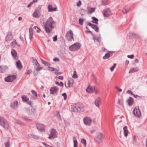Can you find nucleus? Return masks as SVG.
Masks as SVG:
<instances>
[{"label": "nucleus", "instance_id": "f257e3e1", "mask_svg": "<svg viewBox=\"0 0 147 147\" xmlns=\"http://www.w3.org/2000/svg\"><path fill=\"white\" fill-rule=\"evenodd\" d=\"M55 24V22L51 17L47 20L44 25V28L47 33L49 34L51 32L52 29L55 28L54 25Z\"/></svg>", "mask_w": 147, "mask_h": 147}, {"label": "nucleus", "instance_id": "f03ea898", "mask_svg": "<svg viewBox=\"0 0 147 147\" xmlns=\"http://www.w3.org/2000/svg\"><path fill=\"white\" fill-rule=\"evenodd\" d=\"M84 110V106L82 104L74 105L71 107V111L74 112H81Z\"/></svg>", "mask_w": 147, "mask_h": 147}, {"label": "nucleus", "instance_id": "7ed1b4c3", "mask_svg": "<svg viewBox=\"0 0 147 147\" xmlns=\"http://www.w3.org/2000/svg\"><path fill=\"white\" fill-rule=\"evenodd\" d=\"M0 125L5 129H8L9 125L6 120L3 117H0Z\"/></svg>", "mask_w": 147, "mask_h": 147}, {"label": "nucleus", "instance_id": "20e7f679", "mask_svg": "<svg viewBox=\"0 0 147 147\" xmlns=\"http://www.w3.org/2000/svg\"><path fill=\"white\" fill-rule=\"evenodd\" d=\"M81 45L79 42H77L71 45L69 48L71 51H75L79 49L81 47Z\"/></svg>", "mask_w": 147, "mask_h": 147}, {"label": "nucleus", "instance_id": "39448f33", "mask_svg": "<svg viewBox=\"0 0 147 147\" xmlns=\"http://www.w3.org/2000/svg\"><path fill=\"white\" fill-rule=\"evenodd\" d=\"M86 91L87 92L90 93L94 92L95 94H97L98 92L97 90L96 89L95 87L94 86H89L86 89Z\"/></svg>", "mask_w": 147, "mask_h": 147}, {"label": "nucleus", "instance_id": "423d86ee", "mask_svg": "<svg viewBox=\"0 0 147 147\" xmlns=\"http://www.w3.org/2000/svg\"><path fill=\"white\" fill-rule=\"evenodd\" d=\"M57 133L55 129H52L51 130L50 134L49 135L48 138L52 139L57 137Z\"/></svg>", "mask_w": 147, "mask_h": 147}, {"label": "nucleus", "instance_id": "0eeeda50", "mask_svg": "<svg viewBox=\"0 0 147 147\" xmlns=\"http://www.w3.org/2000/svg\"><path fill=\"white\" fill-rule=\"evenodd\" d=\"M66 37L69 41H71L74 40L73 34L72 31L70 30L66 34Z\"/></svg>", "mask_w": 147, "mask_h": 147}, {"label": "nucleus", "instance_id": "6e6552de", "mask_svg": "<svg viewBox=\"0 0 147 147\" xmlns=\"http://www.w3.org/2000/svg\"><path fill=\"white\" fill-rule=\"evenodd\" d=\"M16 76L14 75L8 76L5 78V81L6 82H12L16 79Z\"/></svg>", "mask_w": 147, "mask_h": 147}, {"label": "nucleus", "instance_id": "1a4fd4ad", "mask_svg": "<svg viewBox=\"0 0 147 147\" xmlns=\"http://www.w3.org/2000/svg\"><path fill=\"white\" fill-rule=\"evenodd\" d=\"M40 7H38L34 13L33 14V16L34 18H38L40 15Z\"/></svg>", "mask_w": 147, "mask_h": 147}, {"label": "nucleus", "instance_id": "9d476101", "mask_svg": "<svg viewBox=\"0 0 147 147\" xmlns=\"http://www.w3.org/2000/svg\"><path fill=\"white\" fill-rule=\"evenodd\" d=\"M84 124L86 125L90 126L91 125L92 120L90 117H85L83 119Z\"/></svg>", "mask_w": 147, "mask_h": 147}, {"label": "nucleus", "instance_id": "9b49d317", "mask_svg": "<svg viewBox=\"0 0 147 147\" xmlns=\"http://www.w3.org/2000/svg\"><path fill=\"white\" fill-rule=\"evenodd\" d=\"M103 134L101 133H99L97 137L94 138V140L97 142L99 143L101 142L103 139Z\"/></svg>", "mask_w": 147, "mask_h": 147}, {"label": "nucleus", "instance_id": "f8f14e48", "mask_svg": "<svg viewBox=\"0 0 147 147\" xmlns=\"http://www.w3.org/2000/svg\"><path fill=\"white\" fill-rule=\"evenodd\" d=\"M59 90V88L56 86H54L51 87L50 89V94H54Z\"/></svg>", "mask_w": 147, "mask_h": 147}, {"label": "nucleus", "instance_id": "ddd939ff", "mask_svg": "<svg viewBox=\"0 0 147 147\" xmlns=\"http://www.w3.org/2000/svg\"><path fill=\"white\" fill-rule=\"evenodd\" d=\"M111 14V11L109 9H107L105 10L103 13L104 17H108Z\"/></svg>", "mask_w": 147, "mask_h": 147}, {"label": "nucleus", "instance_id": "4468645a", "mask_svg": "<svg viewBox=\"0 0 147 147\" xmlns=\"http://www.w3.org/2000/svg\"><path fill=\"white\" fill-rule=\"evenodd\" d=\"M128 105L129 106H131L134 103V99L131 97H129L127 100Z\"/></svg>", "mask_w": 147, "mask_h": 147}, {"label": "nucleus", "instance_id": "2eb2a0df", "mask_svg": "<svg viewBox=\"0 0 147 147\" xmlns=\"http://www.w3.org/2000/svg\"><path fill=\"white\" fill-rule=\"evenodd\" d=\"M16 67L18 69L20 70L22 68V65L20 60H18L16 62Z\"/></svg>", "mask_w": 147, "mask_h": 147}, {"label": "nucleus", "instance_id": "dca6fc26", "mask_svg": "<svg viewBox=\"0 0 147 147\" xmlns=\"http://www.w3.org/2000/svg\"><path fill=\"white\" fill-rule=\"evenodd\" d=\"M11 53L14 59H18L17 53L15 50L12 49L11 51Z\"/></svg>", "mask_w": 147, "mask_h": 147}, {"label": "nucleus", "instance_id": "f3484780", "mask_svg": "<svg viewBox=\"0 0 147 147\" xmlns=\"http://www.w3.org/2000/svg\"><path fill=\"white\" fill-rule=\"evenodd\" d=\"M48 11L49 12H51L53 11H56L57 8H53L52 6L51 5H49L47 7Z\"/></svg>", "mask_w": 147, "mask_h": 147}, {"label": "nucleus", "instance_id": "a211bd4d", "mask_svg": "<svg viewBox=\"0 0 147 147\" xmlns=\"http://www.w3.org/2000/svg\"><path fill=\"white\" fill-rule=\"evenodd\" d=\"M36 127L37 129L40 131H44L45 130L44 126L42 125H37Z\"/></svg>", "mask_w": 147, "mask_h": 147}, {"label": "nucleus", "instance_id": "6ab92c4d", "mask_svg": "<svg viewBox=\"0 0 147 147\" xmlns=\"http://www.w3.org/2000/svg\"><path fill=\"white\" fill-rule=\"evenodd\" d=\"M7 69L8 67L6 66H5L3 67L0 66V72L4 73Z\"/></svg>", "mask_w": 147, "mask_h": 147}, {"label": "nucleus", "instance_id": "aec40b11", "mask_svg": "<svg viewBox=\"0 0 147 147\" xmlns=\"http://www.w3.org/2000/svg\"><path fill=\"white\" fill-rule=\"evenodd\" d=\"M18 102L17 101H15L11 102L10 104V106L13 109H15L17 106Z\"/></svg>", "mask_w": 147, "mask_h": 147}, {"label": "nucleus", "instance_id": "412c9836", "mask_svg": "<svg viewBox=\"0 0 147 147\" xmlns=\"http://www.w3.org/2000/svg\"><path fill=\"white\" fill-rule=\"evenodd\" d=\"M123 129L124 130V136L125 137H127L128 135L129 132L128 130L127 129V127L126 126H125L123 127Z\"/></svg>", "mask_w": 147, "mask_h": 147}, {"label": "nucleus", "instance_id": "4be33fe9", "mask_svg": "<svg viewBox=\"0 0 147 147\" xmlns=\"http://www.w3.org/2000/svg\"><path fill=\"white\" fill-rule=\"evenodd\" d=\"M101 100L100 98H97L95 100V105L97 107H99V104Z\"/></svg>", "mask_w": 147, "mask_h": 147}, {"label": "nucleus", "instance_id": "5701e85b", "mask_svg": "<svg viewBox=\"0 0 147 147\" xmlns=\"http://www.w3.org/2000/svg\"><path fill=\"white\" fill-rule=\"evenodd\" d=\"M32 29H31L30 28L29 29V39L30 41H31L33 38V33L32 32Z\"/></svg>", "mask_w": 147, "mask_h": 147}, {"label": "nucleus", "instance_id": "b1692460", "mask_svg": "<svg viewBox=\"0 0 147 147\" xmlns=\"http://www.w3.org/2000/svg\"><path fill=\"white\" fill-rule=\"evenodd\" d=\"M13 37L11 33H8L6 37V40L9 41L11 40Z\"/></svg>", "mask_w": 147, "mask_h": 147}, {"label": "nucleus", "instance_id": "393cba45", "mask_svg": "<svg viewBox=\"0 0 147 147\" xmlns=\"http://www.w3.org/2000/svg\"><path fill=\"white\" fill-rule=\"evenodd\" d=\"M133 114L135 117H138V109L136 107H135L133 111Z\"/></svg>", "mask_w": 147, "mask_h": 147}, {"label": "nucleus", "instance_id": "a878e982", "mask_svg": "<svg viewBox=\"0 0 147 147\" xmlns=\"http://www.w3.org/2000/svg\"><path fill=\"white\" fill-rule=\"evenodd\" d=\"M28 136L30 138H32L36 140H38L39 139V138L37 136L32 134H30Z\"/></svg>", "mask_w": 147, "mask_h": 147}, {"label": "nucleus", "instance_id": "bb28decb", "mask_svg": "<svg viewBox=\"0 0 147 147\" xmlns=\"http://www.w3.org/2000/svg\"><path fill=\"white\" fill-rule=\"evenodd\" d=\"M22 98L23 102H27L29 98L26 96L23 95L22 96Z\"/></svg>", "mask_w": 147, "mask_h": 147}, {"label": "nucleus", "instance_id": "cd10ccee", "mask_svg": "<svg viewBox=\"0 0 147 147\" xmlns=\"http://www.w3.org/2000/svg\"><path fill=\"white\" fill-rule=\"evenodd\" d=\"M136 34L134 32H131L127 34V36H129L130 38H134L136 37Z\"/></svg>", "mask_w": 147, "mask_h": 147}, {"label": "nucleus", "instance_id": "c85d7f7f", "mask_svg": "<svg viewBox=\"0 0 147 147\" xmlns=\"http://www.w3.org/2000/svg\"><path fill=\"white\" fill-rule=\"evenodd\" d=\"M92 22L95 23L96 24H98V20L97 18L95 17H93L92 18Z\"/></svg>", "mask_w": 147, "mask_h": 147}, {"label": "nucleus", "instance_id": "c756f323", "mask_svg": "<svg viewBox=\"0 0 147 147\" xmlns=\"http://www.w3.org/2000/svg\"><path fill=\"white\" fill-rule=\"evenodd\" d=\"M73 139H74V147H78V142L76 139V138L75 136L73 137Z\"/></svg>", "mask_w": 147, "mask_h": 147}, {"label": "nucleus", "instance_id": "7c9ffc66", "mask_svg": "<svg viewBox=\"0 0 147 147\" xmlns=\"http://www.w3.org/2000/svg\"><path fill=\"white\" fill-rule=\"evenodd\" d=\"M138 71V68L137 67L131 69L129 71V73H131L136 72Z\"/></svg>", "mask_w": 147, "mask_h": 147}, {"label": "nucleus", "instance_id": "2f4dec72", "mask_svg": "<svg viewBox=\"0 0 147 147\" xmlns=\"http://www.w3.org/2000/svg\"><path fill=\"white\" fill-rule=\"evenodd\" d=\"M102 3L104 5H107L109 3V0H102Z\"/></svg>", "mask_w": 147, "mask_h": 147}, {"label": "nucleus", "instance_id": "473e14b6", "mask_svg": "<svg viewBox=\"0 0 147 147\" xmlns=\"http://www.w3.org/2000/svg\"><path fill=\"white\" fill-rule=\"evenodd\" d=\"M130 10L129 8H125L122 9V11L124 14H125L128 12Z\"/></svg>", "mask_w": 147, "mask_h": 147}, {"label": "nucleus", "instance_id": "72a5a7b5", "mask_svg": "<svg viewBox=\"0 0 147 147\" xmlns=\"http://www.w3.org/2000/svg\"><path fill=\"white\" fill-rule=\"evenodd\" d=\"M41 60L42 61V63L44 64L45 65L49 66L50 65V64L49 63L44 61L42 59H41Z\"/></svg>", "mask_w": 147, "mask_h": 147}, {"label": "nucleus", "instance_id": "f704fd0d", "mask_svg": "<svg viewBox=\"0 0 147 147\" xmlns=\"http://www.w3.org/2000/svg\"><path fill=\"white\" fill-rule=\"evenodd\" d=\"M110 57V54L108 53H107L103 57V59H106L109 58Z\"/></svg>", "mask_w": 147, "mask_h": 147}, {"label": "nucleus", "instance_id": "c9c22d12", "mask_svg": "<svg viewBox=\"0 0 147 147\" xmlns=\"http://www.w3.org/2000/svg\"><path fill=\"white\" fill-rule=\"evenodd\" d=\"M93 39L94 42L96 40L99 43H100L101 42V40L100 38H96L94 36Z\"/></svg>", "mask_w": 147, "mask_h": 147}, {"label": "nucleus", "instance_id": "e433bc0d", "mask_svg": "<svg viewBox=\"0 0 147 147\" xmlns=\"http://www.w3.org/2000/svg\"><path fill=\"white\" fill-rule=\"evenodd\" d=\"M81 142L82 144H83L84 145V146L85 147H86V141L85 139L84 138L82 139L81 140Z\"/></svg>", "mask_w": 147, "mask_h": 147}, {"label": "nucleus", "instance_id": "4c0bfd02", "mask_svg": "<svg viewBox=\"0 0 147 147\" xmlns=\"http://www.w3.org/2000/svg\"><path fill=\"white\" fill-rule=\"evenodd\" d=\"M4 145L5 147H9L10 146L9 140H8L7 142H5Z\"/></svg>", "mask_w": 147, "mask_h": 147}, {"label": "nucleus", "instance_id": "58836bf2", "mask_svg": "<svg viewBox=\"0 0 147 147\" xmlns=\"http://www.w3.org/2000/svg\"><path fill=\"white\" fill-rule=\"evenodd\" d=\"M48 69L49 71H53L56 70V69L55 68L53 67H50L49 66L48 67Z\"/></svg>", "mask_w": 147, "mask_h": 147}, {"label": "nucleus", "instance_id": "ea45409f", "mask_svg": "<svg viewBox=\"0 0 147 147\" xmlns=\"http://www.w3.org/2000/svg\"><path fill=\"white\" fill-rule=\"evenodd\" d=\"M94 30L96 32H98L99 31V28L96 25H95L94 27V28H93Z\"/></svg>", "mask_w": 147, "mask_h": 147}, {"label": "nucleus", "instance_id": "a19ab883", "mask_svg": "<svg viewBox=\"0 0 147 147\" xmlns=\"http://www.w3.org/2000/svg\"><path fill=\"white\" fill-rule=\"evenodd\" d=\"M84 20L82 18H80L79 20V23L81 25H82L83 24Z\"/></svg>", "mask_w": 147, "mask_h": 147}, {"label": "nucleus", "instance_id": "79ce46f5", "mask_svg": "<svg viewBox=\"0 0 147 147\" xmlns=\"http://www.w3.org/2000/svg\"><path fill=\"white\" fill-rule=\"evenodd\" d=\"M116 65V63H114L113 65L110 68V70L111 71H113Z\"/></svg>", "mask_w": 147, "mask_h": 147}, {"label": "nucleus", "instance_id": "37998d69", "mask_svg": "<svg viewBox=\"0 0 147 147\" xmlns=\"http://www.w3.org/2000/svg\"><path fill=\"white\" fill-rule=\"evenodd\" d=\"M34 28L35 29H36V28L37 29V30L36 31L37 33H39L40 32L41 30L38 27L36 26H34Z\"/></svg>", "mask_w": 147, "mask_h": 147}, {"label": "nucleus", "instance_id": "c03bdc74", "mask_svg": "<svg viewBox=\"0 0 147 147\" xmlns=\"http://www.w3.org/2000/svg\"><path fill=\"white\" fill-rule=\"evenodd\" d=\"M11 45L13 47H15L17 45V43L16 42V40L12 42L11 43Z\"/></svg>", "mask_w": 147, "mask_h": 147}, {"label": "nucleus", "instance_id": "a18cd8bd", "mask_svg": "<svg viewBox=\"0 0 147 147\" xmlns=\"http://www.w3.org/2000/svg\"><path fill=\"white\" fill-rule=\"evenodd\" d=\"M31 92L32 94H33L35 97L37 96V94L36 91L33 90H31Z\"/></svg>", "mask_w": 147, "mask_h": 147}, {"label": "nucleus", "instance_id": "49530a36", "mask_svg": "<svg viewBox=\"0 0 147 147\" xmlns=\"http://www.w3.org/2000/svg\"><path fill=\"white\" fill-rule=\"evenodd\" d=\"M88 25L90 26L92 29L94 28V27L95 26V25L92 24V23H91L90 22L88 23Z\"/></svg>", "mask_w": 147, "mask_h": 147}, {"label": "nucleus", "instance_id": "de8ad7c7", "mask_svg": "<svg viewBox=\"0 0 147 147\" xmlns=\"http://www.w3.org/2000/svg\"><path fill=\"white\" fill-rule=\"evenodd\" d=\"M56 71L55 72V74L56 75H59L61 74L62 73L61 72H59L56 69V70H55Z\"/></svg>", "mask_w": 147, "mask_h": 147}, {"label": "nucleus", "instance_id": "09e8293b", "mask_svg": "<svg viewBox=\"0 0 147 147\" xmlns=\"http://www.w3.org/2000/svg\"><path fill=\"white\" fill-rule=\"evenodd\" d=\"M62 96L64 97V99L65 100L67 97V95L66 93H63L62 94Z\"/></svg>", "mask_w": 147, "mask_h": 147}, {"label": "nucleus", "instance_id": "8fccbe9b", "mask_svg": "<svg viewBox=\"0 0 147 147\" xmlns=\"http://www.w3.org/2000/svg\"><path fill=\"white\" fill-rule=\"evenodd\" d=\"M42 143L43 144L45 147H51L52 146H50L48 144H47L45 142H42Z\"/></svg>", "mask_w": 147, "mask_h": 147}, {"label": "nucleus", "instance_id": "3c124183", "mask_svg": "<svg viewBox=\"0 0 147 147\" xmlns=\"http://www.w3.org/2000/svg\"><path fill=\"white\" fill-rule=\"evenodd\" d=\"M65 87L67 88H69L70 87V81L69 80H68V85L67 86L66 85V84H65Z\"/></svg>", "mask_w": 147, "mask_h": 147}, {"label": "nucleus", "instance_id": "603ef678", "mask_svg": "<svg viewBox=\"0 0 147 147\" xmlns=\"http://www.w3.org/2000/svg\"><path fill=\"white\" fill-rule=\"evenodd\" d=\"M95 8L91 7L90 8V13H92L94 12L95 11Z\"/></svg>", "mask_w": 147, "mask_h": 147}, {"label": "nucleus", "instance_id": "864d4df0", "mask_svg": "<svg viewBox=\"0 0 147 147\" xmlns=\"http://www.w3.org/2000/svg\"><path fill=\"white\" fill-rule=\"evenodd\" d=\"M42 68V67H40L39 66H38L36 68V70L37 71H39L41 70Z\"/></svg>", "mask_w": 147, "mask_h": 147}, {"label": "nucleus", "instance_id": "5fc2aeb1", "mask_svg": "<svg viewBox=\"0 0 147 147\" xmlns=\"http://www.w3.org/2000/svg\"><path fill=\"white\" fill-rule=\"evenodd\" d=\"M32 63L34 64H36V63L37 62V61L36 59H34L33 57H32Z\"/></svg>", "mask_w": 147, "mask_h": 147}, {"label": "nucleus", "instance_id": "6e6d98bb", "mask_svg": "<svg viewBox=\"0 0 147 147\" xmlns=\"http://www.w3.org/2000/svg\"><path fill=\"white\" fill-rule=\"evenodd\" d=\"M127 57L128 58H129L131 59H132L134 58V55H128L127 56Z\"/></svg>", "mask_w": 147, "mask_h": 147}, {"label": "nucleus", "instance_id": "4d7b16f0", "mask_svg": "<svg viewBox=\"0 0 147 147\" xmlns=\"http://www.w3.org/2000/svg\"><path fill=\"white\" fill-rule=\"evenodd\" d=\"M53 41L54 42H55L57 40V36L55 35V36L53 37Z\"/></svg>", "mask_w": 147, "mask_h": 147}, {"label": "nucleus", "instance_id": "13d9d810", "mask_svg": "<svg viewBox=\"0 0 147 147\" xmlns=\"http://www.w3.org/2000/svg\"><path fill=\"white\" fill-rule=\"evenodd\" d=\"M27 104H28L30 105L31 107H32V102L31 101H28V102H27Z\"/></svg>", "mask_w": 147, "mask_h": 147}, {"label": "nucleus", "instance_id": "bf43d9fd", "mask_svg": "<svg viewBox=\"0 0 147 147\" xmlns=\"http://www.w3.org/2000/svg\"><path fill=\"white\" fill-rule=\"evenodd\" d=\"M72 77L73 78H78V75L76 74H74Z\"/></svg>", "mask_w": 147, "mask_h": 147}, {"label": "nucleus", "instance_id": "052dcab7", "mask_svg": "<svg viewBox=\"0 0 147 147\" xmlns=\"http://www.w3.org/2000/svg\"><path fill=\"white\" fill-rule=\"evenodd\" d=\"M127 93L129 94H131V95L133 94V92H132L130 90H128L127 92Z\"/></svg>", "mask_w": 147, "mask_h": 147}, {"label": "nucleus", "instance_id": "680f3d73", "mask_svg": "<svg viewBox=\"0 0 147 147\" xmlns=\"http://www.w3.org/2000/svg\"><path fill=\"white\" fill-rule=\"evenodd\" d=\"M81 5V2L80 1H79L77 3V5L78 7L80 6Z\"/></svg>", "mask_w": 147, "mask_h": 147}, {"label": "nucleus", "instance_id": "e2e57ef3", "mask_svg": "<svg viewBox=\"0 0 147 147\" xmlns=\"http://www.w3.org/2000/svg\"><path fill=\"white\" fill-rule=\"evenodd\" d=\"M85 32L86 33V34H88V33H91L92 34L93 36H94V34H93V33H92V31H85Z\"/></svg>", "mask_w": 147, "mask_h": 147}, {"label": "nucleus", "instance_id": "0e129e2a", "mask_svg": "<svg viewBox=\"0 0 147 147\" xmlns=\"http://www.w3.org/2000/svg\"><path fill=\"white\" fill-rule=\"evenodd\" d=\"M16 122L18 124H19L20 125H22L23 124V123L20 120H17Z\"/></svg>", "mask_w": 147, "mask_h": 147}, {"label": "nucleus", "instance_id": "69168bd1", "mask_svg": "<svg viewBox=\"0 0 147 147\" xmlns=\"http://www.w3.org/2000/svg\"><path fill=\"white\" fill-rule=\"evenodd\" d=\"M53 61H59V59L58 58L55 57L53 59Z\"/></svg>", "mask_w": 147, "mask_h": 147}, {"label": "nucleus", "instance_id": "338daca9", "mask_svg": "<svg viewBox=\"0 0 147 147\" xmlns=\"http://www.w3.org/2000/svg\"><path fill=\"white\" fill-rule=\"evenodd\" d=\"M32 72V70L31 69L28 70L26 73V74L28 75H29Z\"/></svg>", "mask_w": 147, "mask_h": 147}, {"label": "nucleus", "instance_id": "774afa93", "mask_svg": "<svg viewBox=\"0 0 147 147\" xmlns=\"http://www.w3.org/2000/svg\"><path fill=\"white\" fill-rule=\"evenodd\" d=\"M33 3H32V2H30L29 4L28 5L27 7L28 8H29L32 5Z\"/></svg>", "mask_w": 147, "mask_h": 147}]
</instances>
